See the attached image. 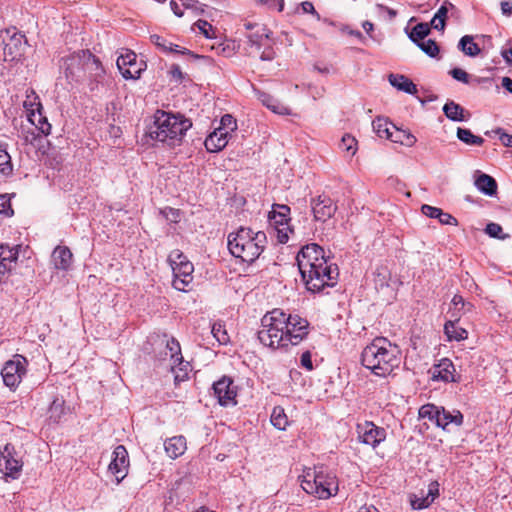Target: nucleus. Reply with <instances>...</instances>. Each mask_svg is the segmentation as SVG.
Returning <instances> with one entry per match:
<instances>
[{"mask_svg": "<svg viewBox=\"0 0 512 512\" xmlns=\"http://www.w3.org/2000/svg\"><path fill=\"white\" fill-rule=\"evenodd\" d=\"M309 330L310 324L306 318L276 308L261 319L257 337L260 343L273 350L287 349L300 344L308 336Z\"/></svg>", "mask_w": 512, "mask_h": 512, "instance_id": "f257e3e1", "label": "nucleus"}, {"mask_svg": "<svg viewBox=\"0 0 512 512\" xmlns=\"http://www.w3.org/2000/svg\"><path fill=\"white\" fill-rule=\"evenodd\" d=\"M297 265L306 289L319 293L333 287L339 275L336 264L329 263L324 249L316 243L303 246L296 256Z\"/></svg>", "mask_w": 512, "mask_h": 512, "instance_id": "f03ea898", "label": "nucleus"}, {"mask_svg": "<svg viewBox=\"0 0 512 512\" xmlns=\"http://www.w3.org/2000/svg\"><path fill=\"white\" fill-rule=\"evenodd\" d=\"M362 365L374 375L386 377L401 363V351L384 337L375 338L361 353Z\"/></svg>", "mask_w": 512, "mask_h": 512, "instance_id": "7ed1b4c3", "label": "nucleus"}, {"mask_svg": "<svg viewBox=\"0 0 512 512\" xmlns=\"http://www.w3.org/2000/svg\"><path fill=\"white\" fill-rule=\"evenodd\" d=\"M191 127V120L183 115L157 110L154 115V124L149 129V136L174 147L182 142Z\"/></svg>", "mask_w": 512, "mask_h": 512, "instance_id": "20e7f679", "label": "nucleus"}, {"mask_svg": "<svg viewBox=\"0 0 512 512\" xmlns=\"http://www.w3.org/2000/svg\"><path fill=\"white\" fill-rule=\"evenodd\" d=\"M267 237L265 232H254L251 228L240 227L228 235V249L235 257L248 264L255 262L265 249Z\"/></svg>", "mask_w": 512, "mask_h": 512, "instance_id": "39448f33", "label": "nucleus"}, {"mask_svg": "<svg viewBox=\"0 0 512 512\" xmlns=\"http://www.w3.org/2000/svg\"><path fill=\"white\" fill-rule=\"evenodd\" d=\"M302 489L317 496L319 499H328L338 492V480L336 475L323 466L309 469L302 477Z\"/></svg>", "mask_w": 512, "mask_h": 512, "instance_id": "423d86ee", "label": "nucleus"}, {"mask_svg": "<svg viewBox=\"0 0 512 512\" xmlns=\"http://www.w3.org/2000/svg\"><path fill=\"white\" fill-rule=\"evenodd\" d=\"M92 66H95L96 76H101L104 73L99 59L90 51L82 50L63 58L60 68L69 82H78L84 76L85 70L92 68Z\"/></svg>", "mask_w": 512, "mask_h": 512, "instance_id": "0eeeda50", "label": "nucleus"}, {"mask_svg": "<svg viewBox=\"0 0 512 512\" xmlns=\"http://www.w3.org/2000/svg\"><path fill=\"white\" fill-rule=\"evenodd\" d=\"M291 209L285 204H273L268 214L269 223L277 229V238L280 243H286L289 239L288 232L293 230L289 227Z\"/></svg>", "mask_w": 512, "mask_h": 512, "instance_id": "6e6552de", "label": "nucleus"}, {"mask_svg": "<svg viewBox=\"0 0 512 512\" xmlns=\"http://www.w3.org/2000/svg\"><path fill=\"white\" fill-rule=\"evenodd\" d=\"M23 462L19 458L15 447L7 443L0 449V472L11 479H18L22 471Z\"/></svg>", "mask_w": 512, "mask_h": 512, "instance_id": "1a4fd4ad", "label": "nucleus"}, {"mask_svg": "<svg viewBox=\"0 0 512 512\" xmlns=\"http://www.w3.org/2000/svg\"><path fill=\"white\" fill-rule=\"evenodd\" d=\"M26 359L20 355H16L12 360L7 361L2 370L1 376L4 384L10 389H15L21 382L22 377L26 373Z\"/></svg>", "mask_w": 512, "mask_h": 512, "instance_id": "9d476101", "label": "nucleus"}, {"mask_svg": "<svg viewBox=\"0 0 512 512\" xmlns=\"http://www.w3.org/2000/svg\"><path fill=\"white\" fill-rule=\"evenodd\" d=\"M212 389L213 395L217 398L221 406L228 407L237 404L236 397L238 388L231 377L223 376L218 381L214 382Z\"/></svg>", "mask_w": 512, "mask_h": 512, "instance_id": "9b49d317", "label": "nucleus"}, {"mask_svg": "<svg viewBox=\"0 0 512 512\" xmlns=\"http://www.w3.org/2000/svg\"><path fill=\"white\" fill-rule=\"evenodd\" d=\"M116 64L125 79H139L146 68V63L144 61L138 62L137 55L130 50L121 54L117 58Z\"/></svg>", "mask_w": 512, "mask_h": 512, "instance_id": "f8f14e48", "label": "nucleus"}, {"mask_svg": "<svg viewBox=\"0 0 512 512\" xmlns=\"http://www.w3.org/2000/svg\"><path fill=\"white\" fill-rule=\"evenodd\" d=\"M359 440L372 447L378 446L386 438V431L376 426L373 422L365 421L357 425Z\"/></svg>", "mask_w": 512, "mask_h": 512, "instance_id": "ddd939ff", "label": "nucleus"}, {"mask_svg": "<svg viewBox=\"0 0 512 512\" xmlns=\"http://www.w3.org/2000/svg\"><path fill=\"white\" fill-rule=\"evenodd\" d=\"M310 205L315 221L325 222L333 217L337 211V205L326 195L312 198Z\"/></svg>", "mask_w": 512, "mask_h": 512, "instance_id": "4468645a", "label": "nucleus"}, {"mask_svg": "<svg viewBox=\"0 0 512 512\" xmlns=\"http://www.w3.org/2000/svg\"><path fill=\"white\" fill-rule=\"evenodd\" d=\"M129 467L128 452L123 445H118L113 451V459L109 471L116 477L117 483L125 478Z\"/></svg>", "mask_w": 512, "mask_h": 512, "instance_id": "2eb2a0df", "label": "nucleus"}, {"mask_svg": "<svg viewBox=\"0 0 512 512\" xmlns=\"http://www.w3.org/2000/svg\"><path fill=\"white\" fill-rule=\"evenodd\" d=\"M455 371L453 362L448 358H442L437 364H434L430 368L429 373L431 374L432 380L449 383L459 381V379L455 377Z\"/></svg>", "mask_w": 512, "mask_h": 512, "instance_id": "dca6fc26", "label": "nucleus"}, {"mask_svg": "<svg viewBox=\"0 0 512 512\" xmlns=\"http://www.w3.org/2000/svg\"><path fill=\"white\" fill-rule=\"evenodd\" d=\"M0 37L4 44L3 50L6 56H10L13 60L17 56L21 55L20 47L22 46L23 41H25L24 35L16 32L10 35V31L5 30L4 32H1Z\"/></svg>", "mask_w": 512, "mask_h": 512, "instance_id": "f3484780", "label": "nucleus"}, {"mask_svg": "<svg viewBox=\"0 0 512 512\" xmlns=\"http://www.w3.org/2000/svg\"><path fill=\"white\" fill-rule=\"evenodd\" d=\"M19 246H9L8 244H0V282L2 277L12 270V265L18 259Z\"/></svg>", "mask_w": 512, "mask_h": 512, "instance_id": "a211bd4d", "label": "nucleus"}, {"mask_svg": "<svg viewBox=\"0 0 512 512\" xmlns=\"http://www.w3.org/2000/svg\"><path fill=\"white\" fill-rule=\"evenodd\" d=\"M229 131H224L223 128H216L205 139L204 145L208 152H219L228 144Z\"/></svg>", "mask_w": 512, "mask_h": 512, "instance_id": "6ab92c4d", "label": "nucleus"}, {"mask_svg": "<svg viewBox=\"0 0 512 512\" xmlns=\"http://www.w3.org/2000/svg\"><path fill=\"white\" fill-rule=\"evenodd\" d=\"M421 212L429 218L437 219L443 225L456 226L458 224V220L454 216L428 204L422 205Z\"/></svg>", "mask_w": 512, "mask_h": 512, "instance_id": "aec40b11", "label": "nucleus"}, {"mask_svg": "<svg viewBox=\"0 0 512 512\" xmlns=\"http://www.w3.org/2000/svg\"><path fill=\"white\" fill-rule=\"evenodd\" d=\"M72 253L66 246H57L52 253V262L58 270H67L72 263Z\"/></svg>", "mask_w": 512, "mask_h": 512, "instance_id": "412c9836", "label": "nucleus"}, {"mask_svg": "<svg viewBox=\"0 0 512 512\" xmlns=\"http://www.w3.org/2000/svg\"><path fill=\"white\" fill-rule=\"evenodd\" d=\"M443 113L449 120L454 122L467 121L470 117V113L468 111L452 100L445 103L443 106Z\"/></svg>", "mask_w": 512, "mask_h": 512, "instance_id": "4be33fe9", "label": "nucleus"}, {"mask_svg": "<svg viewBox=\"0 0 512 512\" xmlns=\"http://www.w3.org/2000/svg\"><path fill=\"white\" fill-rule=\"evenodd\" d=\"M164 448L171 459H176L186 451V439L183 436L171 437L165 441Z\"/></svg>", "mask_w": 512, "mask_h": 512, "instance_id": "5701e85b", "label": "nucleus"}, {"mask_svg": "<svg viewBox=\"0 0 512 512\" xmlns=\"http://www.w3.org/2000/svg\"><path fill=\"white\" fill-rule=\"evenodd\" d=\"M476 188L487 196H494L497 194V182L496 180L485 173H480L474 182Z\"/></svg>", "mask_w": 512, "mask_h": 512, "instance_id": "b1692460", "label": "nucleus"}, {"mask_svg": "<svg viewBox=\"0 0 512 512\" xmlns=\"http://www.w3.org/2000/svg\"><path fill=\"white\" fill-rule=\"evenodd\" d=\"M389 83L407 94L414 95L418 92L417 86L406 76L400 74H390L388 77Z\"/></svg>", "mask_w": 512, "mask_h": 512, "instance_id": "393cba45", "label": "nucleus"}, {"mask_svg": "<svg viewBox=\"0 0 512 512\" xmlns=\"http://www.w3.org/2000/svg\"><path fill=\"white\" fill-rule=\"evenodd\" d=\"M464 416L459 410L449 411L442 407L440 428L449 431V425L460 427L463 424Z\"/></svg>", "mask_w": 512, "mask_h": 512, "instance_id": "a878e982", "label": "nucleus"}, {"mask_svg": "<svg viewBox=\"0 0 512 512\" xmlns=\"http://www.w3.org/2000/svg\"><path fill=\"white\" fill-rule=\"evenodd\" d=\"M441 410H442V406H437L432 403H427L420 407L418 414H419L420 418L428 419L430 422L434 423L437 427H440Z\"/></svg>", "mask_w": 512, "mask_h": 512, "instance_id": "bb28decb", "label": "nucleus"}, {"mask_svg": "<svg viewBox=\"0 0 512 512\" xmlns=\"http://www.w3.org/2000/svg\"><path fill=\"white\" fill-rule=\"evenodd\" d=\"M257 98L264 106H266L274 113L280 115L288 114V108L283 106L277 99H275L270 94L263 91H257Z\"/></svg>", "mask_w": 512, "mask_h": 512, "instance_id": "cd10ccee", "label": "nucleus"}, {"mask_svg": "<svg viewBox=\"0 0 512 512\" xmlns=\"http://www.w3.org/2000/svg\"><path fill=\"white\" fill-rule=\"evenodd\" d=\"M28 120L41 134L45 136L50 134L51 124L48 122L47 117L43 115V110L30 112L28 114Z\"/></svg>", "mask_w": 512, "mask_h": 512, "instance_id": "c85d7f7f", "label": "nucleus"}, {"mask_svg": "<svg viewBox=\"0 0 512 512\" xmlns=\"http://www.w3.org/2000/svg\"><path fill=\"white\" fill-rule=\"evenodd\" d=\"M457 319L455 321L448 320L444 324V332L449 341H461L468 337V332L466 329L459 327L457 325Z\"/></svg>", "mask_w": 512, "mask_h": 512, "instance_id": "c756f323", "label": "nucleus"}, {"mask_svg": "<svg viewBox=\"0 0 512 512\" xmlns=\"http://www.w3.org/2000/svg\"><path fill=\"white\" fill-rule=\"evenodd\" d=\"M392 123L388 121L387 118L377 117L373 120L372 126L374 132L380 138H385L391 140L393 135Z\"/></svg>", "mask_w": 512, "mask_h": 512, "instance_id": "7c9ffc66", "label": "nucleus"}, {"mask_svg": "<svg viewBox=\"0 0 512 512\" xmlns=\"http://www.w3.org/2000/svg\"><path fill=\"white\" fill-rule=\"evenodd\" d=\"M270 33L271 32L264 25H261L257 27L256 30L248 33L246 37L252 46L260 49L264 46V42L269 39Z\"/></svg>", "mask_w": 512, "mask_h": 512, "instance_id": "2f4dec72", "label": "nucleus"}, {"mask_svg": "<svg viewBox=\"0 0 512 512\" xmlns=\"http://www.w3.org/2000/svg\"><path fill=\"white\" fill-rule=\"evenodd\" d=\"M393 135L391 141L394 143H400L407 147L413 146L417 139L416 137L407 130L399 129L395 125H392Z\"/></svg>", "mask_w": 512, "mask_h": 512, "instance_id": "473e14b6", "label": "nucleus"}, {"mask_svg": "<svg viewBox=\"0 0 512 512\" xmlns=\"http://www.w3.org/2000/svg\"><path fill=\"white\" fill-rule=\"evenodd\" d=\"M65 412L66 408L64 399L62 397H56L49 406L48 417L52 422L58 423Z\"/></svg>", "mask_w": 512, "mask_h": 512, "instance_id": "72a5a7b5", "label": "nucleus"}, {"mask_svg": "<svg viewBox=\"0 0 512 512\" xmlns=\"http://www.w3.org/2000/svg\"><path fill=\"white\" fill-rule=\"evenodd\" d=\"M458 48L467 56L475 57L480 54L481 50L477 43L473 41L470 35L463 36L459 43Z\"/></svg>", "mask_w": 512, "mask_h": 512, "instance_id": "f704fd0d", "label": "nucleus"}, {"mask_svg": "<svg viewBox=\"0 0 512 512\" xmlns=\"http://www.w3.org/2000/svg\"><path fill=\"white\" fill-rule=\"evenodd\" d=\"M430 34V25L426 22H421L415 25L408 33L409 39L417 44L418 42L425 40Z\"/></svg>", "mask_w": 512, "mask_h": 512, "instance_id": "c9c22d12", "label": "nucleus"}, {"mask_svg": "<svg viewBox=\"0 0 512 512\" xmlns=\"http://www.w3.org/2000/svg\"><path fill=\"white\" fill-rule=\"evenodd\" d=\"M457 138L467 145L481 146L484 143V139L480 136L474 135L470 129L457 128Z\"/></svg>", "mask_w": 512, "mask_h": 512, "instance_id": "e433bc0d", "label": "nucleus"}, {"mask_svg": "<svg viewBox=\"0 0 512 512\" xmlns=\"http://www.w3.org/2000/svg\"><path fill=\"white\" fill-rule=\"evenodd\" d=\"M270 421L271 424L279 430H285L286 426L288 425V418L284 412V409L280 406L273 408Z\"/></svg>", "mask_w": 512, "mask_h": 512, "instance_id": "4c0bfd02", "label": "nucleus"}, {"mask_svg": "<svg viewBox=\"0 0 512 512\" xmlns=\"http://www.w3.org/2000/svg\"><path fill=\"white\" fill-rule=\"evenodd\" d=\"M211 333L217 342L221 345L227 344L230 337L227 333L225 325L221 321L214 322L211 327Z\"/></svg>", "mask_w": 512, "mask_h": 512, "instance_id": "58836bf2", "label": "nucleus"}, {"mask_svg": "<svg viewBox=\"0 0 512 512\" xmlns=\"http://www.w3.org/2000/svg\"><path fill=\"white\" fill-rule=\"evenodd\" d=\"M13 172V165L11 156L6 149L0 145V173L4 176H9Z\"/></svg>", "mask_w": 512, "mask_h": 512, "instance_id": "ea45409f", "label": "nucleus"}, {"mask_svg": "<svg viewBox=\"0 0 512 512\" xmlns=\"http://www.w3.org/2000/svg\"><path fill=\"white\" fill-rule=\"evenodd\" d=\"M24 108L27 111V115L30 112H36L39 110H43L40 99H39L38 95L33 90H31L29 93H27L26 100L24 101Z\"/></svg>", "mask_w": 512, "mask_h": 512, "instance_id": "a19ab883", "label": "nucleus"}, {"mask_svg": "<svg viewBox=\"0 0 512 512\" xmlns=\"http://www.w3.org/2000/svg\"><path fill=\"white\" fill-rule=\"evenodd\" d=\"M161 51L164 53H175V54H181V55H189L194 59L204 58L203 56L195 54L194 52L190 51L187 48L180 47L176 44H173V43L167 42V41H166V48H161Z\"/></svg>", "mask_w": 512, "mask_h": 512, "instance_id": "79ce46f5", "label": "nucleus"}, {"mask_svg": "<svg viewBox=\"0 0 512 512\" xmlns=\"http://www.w3.org/2000/svg\"><path fill=\"white\" fill-rule=\"evenodd\" d=\"M447 3L448 0H444L443 4L434 15V20H438V25H434V29L438 31H444L446 26V19L448 14V7L446 6Z\"/></svg>", "mask_w": 512, "mask_h": 512, "instance_id": "37998d69", "label": "nucleus"}, {"mask_svg": "<svg viewBox=\"0 0 512 512\" xmlns=\"http://www.w3.org/2000/svg\"><path fill=\"white\" fill-rule=\"evenodd\" d=\"M174 276L193 277L194 266L190 261L177 262L176 266L172 267Z\"/></svg>", "mask_w": 512, "mask_h": 512, "instance_id": "c03bdc74", "label": "nucleus"}, {"mask_svg": "<svg viewBox=\"0 0 512 512\" xmlns=\"http://www.w3.org/2000/svg\"><path fill=\"white\" fill-rule=\"evenodd\" d=\"M416 45L429 57L434 58L439 53V46L432 39L422 40L418 42Z\"/></svg>", "mask_w": 512, "mask_h": 512, "instance_id": "a18cd8bd", "label": "nucleus"}, {"mask_svg": "<svg viewBox=\"0 0 512 512\" xmlns=\"http://www.w3.org/2000/svg\"><path fill=\"white\" fill-rule=\"evenodd\" d=\"M167 348L171 353V360L173 363L179 362V364H183V357L181 354V348L179 342L175 338H171L167 341Z\"/></svg>", "mask_w": 512, "mask_h": 512, "instance_id": "49530a36", "label": "nucleus"}, {"mask_svg": "<svg viewBox=\"0 0 512 512\" xmlns=\"http://www.w3.org/2000/svg\"><path fill=\"white\" fill-rule=\"evenodd\" d=\"M410 503L412 508L416 510L424 509L431 505L424 491H421L420 495L412 494L410 496Z\"/></svg>", "mask_w": 512, "mask_h": 512, "instance_id": "de8ad7c7", "label": "nucleus"}, {"mask_svg": "<svg viewBox=\"0 0 512 512\" xmlns=\"http://www.w3.org/2000/svg\"><path fill=\"white\" fill-rule=\"evenodd\" d=\"M485 232L490 237L500 239V240H505L509 237L508 234L503 233V229H502L501 225L494 223V222L488 223L486 225Z\"/></svg>", "mask_w": 512, "mask_h": 512, "instance_id": "09e8293b", "label": "nucleus"}, {"mask_svg": "<svg viewBox=\"0 0 512 512\" xmlns=\"http://www.w3.org/2000/svg\"><path fill=\"white\" fill-rule=\"evenodd\" d=\"M356 145V139L349 134L344 135L341 139L340 147L351 156L357 151Z\"/></svg>", "mask_w": 512, "mask_h": 512, "instance_id": "8fccbe9b", "label": "nucleus"}, {"mask_svg": "<svg viewBox=\"0 0 512 512\" xmlns=\"http://www.w3.org/2000/svg\"><path fill=\"white\" fill-rule=\"evenodd\" d=\"M218 128L229 131V135H231V133L237 129L236 119L230 114H225L221 117L220 126Z\"/></svg>", "mask_w": 512, "mask_h": 512, "instance_id": "3c124183", "label": "nucleus"}, {"mask_svg": "<svg viewBox=\"0 0 512 512\" xmlns=\"http://www.w3.org/2000/svg\"><path fill=\"white\" fill-rule=\"evenodd\" d=\"M193 277L174 276L172 285L173 287L182 292L187 291V287L192 283Z\"/></svg>", "mask_w": 512, "mask_h": 512, "instance_id": "603ef678", "label": "nucleus"}, {"mask_svg": "<svg viewBox=\"0 0 512 512\" xmlns=\"http://www.w3.org/2000/svg\"><path fill=\"white\" fill-rule=\"evenodd\" d=\"M449 74L457 81L462 83H469V74L461 68H453L449 71Z\"/></svg>", "mask_w": 512, "mask_h": 512, "instance_id": "864d4df0", "label": "nucleus"}, {"mask_svg": "<svg viewBox=\"0 0 512 512\" xmlns=\"http://www.w3.org/2000/svg\"><path fill=\"white\" fill-rule=\"evenodd\" d=\"M425 496L428 498L430 504H432L439 496V483L437 481H432L429 484L428 491L425 493Z\"/></svg>", "mask_w": 512, "mask_h": 512, "instance_id": "5fc2aeb1", "label": "nucleus"}, {"mask_svg": "<svg viewBox=\"0 0 512 512\" xmlns=\"http://www.w3.org/2000/svg\"><path fill=\"white\" fill-rule=\"evenodd\" d=\"M194 25L199 29V31L206 38H211L212 37V35L210 34V31H213L212 25L210 23H208L206 20H201L200 19Z\"/></svg>", "mask_w": 512, "mask_h": 512, "instance_id": "6e6d98bb", "label": "nucleus"}, {"mask_svg": "<svg viewBox=\"0 0 512 512\" xmlns=\"http://www.w3.org/2000/svg\"><path fill=\"white\" fill-rule=\"evenodd\" d=\"M171 266H176L177 262H185L187 261L186 256L180 250H174L171 252L168 258Z\"/></svg>", "mask_w": 512, "mask_h": 512, "instance_id": "4d7b16f0", "label": "nucleus"}, {"mask_svg": "<svg viewBox=\"0 0 512 512\" xmlns=\"http://www.w3.org/2000/svg\"><path fill=\"white\" fill-rule=\"evenodd\" d=\"M301 366L308 371L313 370V363H312V355L310 351H305L302 353L300 358Z\"/></svg>", "mask_w": 512, "mask_h": 512, "instance_id": "13d9d810", "label": "nucleus"}, {"mask_svg": "<svg viewBox=\"0 0 512 512\" xmlns=\"http://www.w3.org/2000/svg\"><path fill=\"white\" fill-rule=\"evenodd\" d=\"M495 133L499 135V139L502 144L506 147H512V135L506 133L503 129L498 128L495 130Z\"/></svg>", "mask_w": 512, "mask_h": 512, "instance_id": "bf43d9fd", "label": "nucleus"}, {"mask_svg": "<svg viewBox=\"0 0 512 512\" xmlns=\"http://www.w3.org/2000/svg\"><path fill=\"white\" fill-rule=\"evenodd\" d=\"M301 9L303 13H309L316 17L317 20H321V16L319 13L315 10V7L312 2L310 1H304L300 4Z\"/></svg>", "mask_w": 512, "mask_h": 512, "instance_id": "052dcab7", "label": "nucleus"}, {"mask_svg": "<svg viewBox=\"0 0 512 512\" xmlns=\"http://www.w3.org/2000/svg\"><path fill=\"white\" fill-rule=\"evenodd\" d=\"M175 366H179V371L183 372L182 375L177 373L175 375V380L183 381L187 377L188 367L190 366L189 363L188 362H186V363L183 362V364H179V362L173 363V366H172L173 370H174Z\"/></svg>", "mask_w": 512, "mask_h": 512, "instance_id": "680f3d73", "label": "nucleus"}, {"mask_svg": "<svg viewBox=\"0 0 512 512\" xmlns=\"http://www.w3.org/2000/svg\"><path fill=\"white\" fill-rule=\"evenodd\" d=\"M171 77L175 79L177 82H182L184 79V73L182 72L181 68L177 64H173L169 71Z\"/></svg>", "mask_w": 512, "mask_h": 512, "instance_id": "e2e57ef3", "label": "nucleus"}, {"mask_svg": "<svg viewBox=\"0 0 512 512\" xmlns=\"http://www.w3.org/2000/svg\"><path fill=\"white\" fill-rule=\"evenodd\" d=\"M275 55H276V53H275L274 49L272 48V46H267L262 51V53L260 55V59L262 61H272L275 58Z\"/></svg>", "mask_w": 512, "mask_h": 512, "instance_id": "0e129e2a", "label": "nucleus"}, {"mask_svg": "<svg viewBox=\"0 0 512 512\" xmlns=\"http://www.w3.org/2000/svg\"><path fill=\"white\" fill-rule=\"evenodd\" d=\"M150 41L160 50L161 48H166V40L158 34H152Z\"/></svg>", "mask_w": 512, "mask_h": 512, "instance_id": "69168bd1", "label": "nucleus"}, {"mask_svg": "<svg viewBox=\"0 0 512 512\" xmlns=\"http://www.w3.org/2000/svg\"><path fill=\"white\" fill-rule=\"evenodd\" d=\"M502 58L506 62L507 65H512V47L510 48H503L500 52Z\"/></svg>", "mask_w": 512, "mask_h": 512, "instance_id": "338daca9", "label": "nucleus"}, {"mask_svg": "<svg viewBox=\"0 0 512 512\" xmlns=\"http://www.w3.org/2000/svg\"><path fill=\"white\" fill-rule=\"evenodd\" d=\"M500 7L503 15L508 17L512 15V1H502Z\"/></svg>", "mask_w": 512, "mask_h": 512, "instance_id": "774afa93", "label": "nucleus"}]
</instances>
